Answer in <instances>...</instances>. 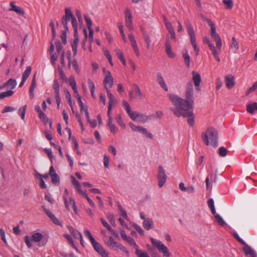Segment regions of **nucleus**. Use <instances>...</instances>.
Masks as SVG:
<instances>
[{"instance_id":"f257e3e1","label":"nucleus","mask_w":257,"mask_h":257,"mask_svg":"<svg viewBox=\"0 0 257 257\" xmlns=\"http://www.w3.org/2000/svg\"><path fill=\"white\" fill-rule=\"evenodd\" d=\"M193 94V85L191 83L187 84L186 90V99L180 98L179 96L169 94V98L174 107L170 110L177 117L182 116L184 117H190L193 114V103L192 100Z\"/></svg>"},{"instance_id":"f03ea898","label":"nucleus","mask_w":257,"mask_h":257,"mask_svg":"<svg viewBox=\"0 0 257 257\" xmlns=\"http://www.w3.org/2000/svg\"><path fill=\"white\" fill-rule=\"evenodd\" d=\"M202 140L206 145H211L214 147L217 146V132L213 127H209L202 135Z\"/></svg>"},{"instance_id":"7ed1b4c3","label":"nucleus","mask_w":257,"mask_h":257,"mask_svg":"<svg viewBox=\"0 0 257 257\" xmlns=\"http://www.w3.org/2000/svg\"><path fill=\"white\" fill-rule=\"evenodd\" d=\"M43 238V235L42 233L40 232H34L32 234L31 238L28 236H25L24 240L28 247L31 248L33 246L31 241L38 243L39 246L44 245L43 243L41 244Z\"/></svg>"},{"instance_id":"20e7f679","label":"nucleus","mask_w":257,"mask_h":257,"mask_svg":"<svg viewBox=\"0 0 257 257\" xmlns=\"http://www.w3.org/2000/svg\"><path fill=\"white\" fill-rule=\"evenodd\" d=\"M150 239L153 245L163 254V257H170V253L168 247L162 241L153 237H151Z\"/></svg>"},{"instance_id":"39448f33","label":"nucleus","mask_w":257,"mask_h":257,"mask_svg":"<svg viewBox=\"0 0 257 257\" xmlns=\"http://www.w3.org/2000/svg\"><path fill=\"white\" fill-rule=\"evenodd\" d=\"M208 23L210 27V34L211 38L216 42V46L217 49L220 51L222 46V42L220 36L216 33V28L213 22L208 20Z\"/></svg>"},{"instance_id":"423d86ee","label":"nucleus","mask_w":257,"mask_h":257,"mask_svg":"<svg viewBox=\"0 0 257 257\" xmlns=\"http://www.w3.org/2000/svg\"><path fill=\"white\" fill-rule=\"evenodd\" d=\"M103 71L105 75L103 84L106 91H107V90H110V88L113 85V78L110 71L106 70L105 68H103Z\"/></svg>"},{"instance_id":"0eeeda50","label":"nucleus","mask_w":257,"mask_h":257,"mask_svg":"<svg viewBox=\"0 0 257 257\" xmlns=\"http://www.w3.org/2000/svg\"><path fill=\"white\" fill-rule=\"evenodd\" d=\"M143 96V93L142 92L139 86L136 84H134L133 85L132 90L129 92L130 98L131 99L135 98L141 99Z\"/></svg>"},{"instance_id":"6e6552de","label":"nucleus","mask_w":257,"mask_h":257,"mask_svg":"<svg viewBox=\"0 0 257 257\" xmlns=\"http://www.w3.org/2000/svg\"><path fill=\"white\" fill-rule=\"evenodd\" d=\"M158 180V186L160 188L162 187L167 180V176L163 167L160 166L158 168V173L157 176Z\"/></svg>"},{"instance_id":"1a4fd4ad","label":"nucleus","mask_w":257,"mask_h":257,"mask_svg":"<svg viewBox=\"0 0 257 257\" xmlns=\"http://www.w3.org/2000/svg\"><path fill=\"white\" fill-rule=\"evenodd\" d=\"M91 244L94 250L102 257H109V253L105 250L103 247L99 242L95 240Z\"/></svg>"},{"instance_id":"9d476101","label":"nucleus","mask_w":257,"mask_h":257,"mask_svg":"<svg viewBox=\"0 0 257 257\" xmlns=\"http://www.w3.org/2000/svg\"><path fill=\"white\" fill-rule=\"evenodd\" d=\"M63 198L66 209L68 210H70V209L72 208L74 211L77 213V207L76 206L74 200L71 197H70L68 200H67L65 197H64Z\"/></svg>"},{"instance_id":"9b49d317","label":"nucleus","mask_w":257,"mask_h":257,"mask_svg":"<svg viewBox=\"0 0 257 257\" xmlns=\"http://www.w3.org/2000/svg\"><path fill=\"white\" fill-rule=\"evenodd\" d=\"M44 211L47 215L51 219V221L56 225L62 226V223L59 219L53 214L50 211L45 208L44 206L42 207Z\"/></svg>"},{"instance_id":"f8f14e48","label":"nucleus","mask_w":257,"mask_h":257,"mask_svg":"<svg viewBox=\"0 0 257 257\" xmlns=\"http://www.w3.org/2000/svg\"><path fill=\"white\" fill-rule=\"evenodd\" d=\"M79 41L78 34L76 33V34H74V39L71 42V46L74 57L77 54V46Z\"/></svg>"},{"instance_id":"ddd939ff","label":"nucleus","mask_w":257,"mask_h":257,"mask_svg":"<svg viewBox=\"0 0 257 257\" xmlns=\"http://www.w3.org/2000/svg\"><path fill=\"white\" fill-rule=\"evenodd\" d=\"M105 244L114 250H117L119 243L115 241L112 236H110L107 240H104Z\"/></svg>"},{"instance_id":"4468645a","label":"nucleus","mask_w":257,"mask_h":257,"mask_svg":"<svg viewBox=\"0 0 257 257\" xmlns=\"http://www.w3.org/2000/svg\"><path fill=\"white\" fill-rule=\"evenodd\" d=\"M17 84V81L15 79L11 78L9 79L6 83H4L3 85L1 86V88H3L7 87L8 89L12 90L16 87Z\"/></svg>"},{"instance_id":"2eb2a0df","label":"nucleus","mask_w":257,"mask_h":257,"mask_svg":"<svg viewBox=\"0 0 257 257\" xmlns=\"http://www.w3.org/2000/svg\"><path fill=\"white\" fill-rule=\"evenodd\" d=\"M15 2H11L10 3V6L11 8L9 9V11H14L20 15L23 16L25 14L24 10L22 8L15 5Z\"/></svg>"},{"instance_id":"dca6fc26","label":"nucleus","mask_w":257,"mask_h":257,"mask_svg":"<svg viewBox=\"0 0 257 257\" xmlns=\"http://www.w3.org/2000/svg\"><path fill=\"white\" fill-rule=\"evenodd\" d=\"M225 82L228 89H231L235 85L234 78L232 75H227L225 77Z\"/></svg>"},{"instance_id":"f3484780","label":"nucleus","mask_w":257,"mask_h":257,"mask_svg":"<svg viewBox=\"0 0 257 257\" xmlns=\"http://www.w3.org/2000/svg\"><path fill=\"white\" fill-rule=\"evenodd\" d=\"M165 51L167 55L170 58H174L175 56L174 54L172 52V48L171 46V42L169 38L167 37L166 44H165Z\"/></svg>"},{"instance_id":"a211bd4d","label":"nucleus","mask_w":257,"mask_h":257,"mask_svg":"<svg viewBox=\"0 0 257 257\" xmlns=\"http://www.w3.org/2000/svg\"><path fill=\"white\" fill-rule=\"evenodd\" d=\"M210 50H211L212 55H213L214 57L215 58V60L219 62L220 61V58L219 57V53H220L221 50L219 51L217 47H215L214 46L213 44H209V46H208Z\"/></svg>"},{"instance_id":"6ab92c4d","label":"nucleus","mask_w":257,"mask_h":257,"mask_svg":"<svg viewBox=\"0 0 257 257\" xmlns=\"http://www.w3.org/2000/svg\"><path fill=\"white\" fill-rule=\"evenodd\" d=\"M157 82L161 86V87L166 91H168V87L163 78L162 75L158 73L157 75Z\"/></svg>"},{"instance_id":"aec40b11","label":"nucleus","mask_w":257,"mask_h":257,"mask_svg":"<svg viewBox=\"0 0 257 257\" xmlns=\"http://www.w3.org/2000/svg\"><path fill=\"white\" fill-rule=\"evenodd\" d=\"M244 245L243 249L245 254L250 255L251 257H256V253L250 246L246 243Z\"/></svg>"},{"instance_id":"412c9836","label":"nucleus","mask_w":257,"mask_h":257,"mask_svg":"<svg viewBox=\"0 0 257 257\" xmlns=\"http://www.w3.org/2000/svg\"><path fill=\"white\" fill-rule=\"evenodd\" d=\"M107 97L109 99L108 102V106H111L112 107L113 105L116 104L117 103V100L115 97L112 95L111 93L110 90H107L106 91Z\"/></svg>"},{"instance_id":"4be33fe9","label":"nucleus","mask_w":257,"mask_h":257,"mask_svg":"<svg viewBox=\"0 0 257 257\" xmlns=\"http://www.w3.org/2000/svg\"><path fill=\"white\" fill-rule=\"evenodd\" d=\"M67 228L75 238L79 239L82 237V234L77 230L75 229L72 226L68 225Z\"/></svg>"},{"instance_id":"5701e85b","label":"nucleus","mask_w":257,"mask_h":257,"mask_svg":"<svg viewBox=\"0 0 257 257\" xmlns=\"http://www.w3.org/2000/svg\"><path fill=\"white\" fill-rule=\"evenodd\" d=\"M153 221L152 219L147 218L143 222V227L147 230H150L153 226Z\"/></svg>"},{"instance_id":"b1692460","label":"nucleus","mask_w":257,"mask_h":257,"mask_svg":"<svg viewBox=\"0 0 257 257\" xmlns=\"http://www.w3.org/2000/svg\"><path fill=\"white\" fill-rule=\"evenodd\" d=\"M192 79L194 81V85L196 86H199L201 81V77L200 74L198 73L193 71L192 72Z\"/></svg>"},{"instance_id":"393cba45","label":"nucleus","mask_w":257,"mask_h":257,"mask_svg":"<svg viewBox=\"0 0 257 257\" xmlns=\"http://www.w3.org/2000/svg\"><path fill=\"white\" fill-rule=\"evenodd\" d=\"M136 132H138L143 134L146 135V137L151 139L153 137V135L150 133L148 132L146 128L141 126H137V128Z\"/></svg>"},{"instance_id":"a878e982","label":"nucleus","mask_w":257,"mask_h":257,"mask_svg":"<svg viewBox=\"0 0 257 257\" xmlns=\"http://www.w3.org/2000/svg\"><path fill=\"white\" fill-rule=\"evenodd\" d=\"M246 110L250 114L253 113L255 110H257V102L248 104L246 105Z\"/></svg>"},{"instance_id":"bb28decb","label":"nucleus","mask_w":257,"mask_h":257,"mask_svg":"<svg viewBox=\"0 0 257 257\" xmlns=\"http://www.w3.org/2000/svg\"><path fill=\"white\" fill-rule=\"evenodd\" d=\"M165 26L167 27L168 30L169 31L171 36L172 39H175L176 37L175 33L171 23L169 22H166Z\"/></svg>"},{"instance_id":"cd10ccee","label":"nucleus","mask_w":257,"mask_h":257,"mask_svg":"<svg viewBox=\"0 0 257 257\" xmlns=\"http://www.w3.org/2000/svg\"><path fill=\"white\" fill-rule=\"evenodd\" d=\"M53 89L55 93V97L60 96L59 84L57 80L55 79L53 84Z\"/></svg>"},{"instance_id":"c85d7f7f","label":"nucleus","mask_w":257,"mask_h":257,"mask_svg":"<svg viewBox=\"0 0 257 257\" xmlns=\"http://www.w3.org/2000/svg\"><path fill=\"white\" fill-rule=\"evenodd\" d=\"M123 240L127 241L131 246L134 247L135 250H136L137 248H139L138 245L137 244L135 240L131 236H127L126 238Z\"/></svg>"},{"instance_id":"c756f323","label":"nucleus","mask_w":257,"mask_h":257,"mask_svg":"<svg viewBox=\"0 0 257 257\" xmlns=\"http://www.w3.org/2000/svg\"><path fill=\"white\" fill-rule=\"evenodd\" d=\"M69 83L74 93H77V88L76 83L73 77H70L69 79Z\"/></svg>"},{"instance_id":"7c9ffc66","label":"nucleus","mask_w":257,"mask_h":257,"mask_svg":"<svg viewBox=\"0 0 257 257\" xmlns=\"http://www.w3.org/2000/svg\"><path fill=\"white\" fill-rule=\"evenodd\" d=\"M186 29H187L188 33L189 35L190 36V38L196 37L193 27H192V25L189 22H188L186 24Z\"/></svg>"},{"instance_id":"2f4dec72","label":"nucleus","mask_w":257,"mask_h":257,"mask_svg":"<svg viewBox=\"0 0 257 257\" xmlns=\"http://www.w3.org/2000/svg\"><path fill=\"white\" fill-rule=\"evenodd\" d=\"M36 82H35L34 80L32 81L29 90L31 99H33L34 97V90L36 87Z\"/></svg>"},{"instance_id":"473e14b6","label":"nucleus","mask_w":257,"mask_h":257,"mask_svg":"<svg viewBox=\"0 0 257 257\" xmlns=\"http://www.w3.org/2000/svg\"><path fill=\"white\" fill-rule=\"evenodd\" d=\"M115 51H116V54L118 59L120 60V61L122 63V64L124 66H125L126 65V61H125V60L123 56V55L122 54V52L120 51V50H119L118 49H116Z\"/></svg>"},{"instance_id":"72a5a7b5","label":"nucleus","mask_w":257,"mask_h":257,"mask_svg":"<svg viewBox=\"0 0 257 257\" xmlns=\"http://www.w3.org/2000/svg\"><path fill=\"white\" fill-rule=\"evenodd\" d=\"M128 115L130 116V117L131 118V119H133V120H136L137 119L138 117H144L143 114H142L141 113H139L137 111H132L128 114Z\"/></svg>"},{"instance_id":"f704fd0d","label":"nucleus","mask_w":257,"mask_h":257,"mask_svg":"<svg viewBox=\"0 0 257 257\" xmlns=\"http://www.w3.org/2000/svg\"><path fill=\"white\" fill-rule=\"evenodd\" d=\"M26 109L27 106L24 105V106L20 107L18 111V114L21 116L23 120L25 119Z\"/></svg>"},{"instance_id":"c9c22d12","label":"nucleus","mask_w":257,"mask_h":257,"mask_svg":"<svg viewBox=\"0 0 257 257\" xmlns=\"http://www.w3.org/2000/svg\"><path fill=\"white\" fill-rule=\"evenodd\" d=\"M117 26H118L119 31L120 32V35H121V38H122L123 41L124 42H126V37H125V34L124 33L123 25H122V23H117Z\"/></svg>"},{"instance_id":"e433bc0d","label":"nucleus","mask_w":257,"mask_h":257,"mask_svg":"<svg viewBox=\"0 0 257 257\" xmlns=\"http://www.w3.org/2000/svg\"><path fill=\"white\" fill-rule=\"evenodd\" d=\"M32 70V68L31 66H28L26 68V69L24 71V72L23 73L22 75V78L24 80H26L28 77L29 76Z\"/></svg>"},{"instance_id":"4c0bfd02","label":"nucleus","mask_w":257,"mask_h":257,"mask_svg":"<svg viewBox=\"0 0 257 257\" xmlns=\"http://www.w3.org/2000/svg\"><path fill=\"white\" fill-rule=\"evenodd\" d=\"M14 91L13 90H9L6 92L0 93V99H4L5 97H10L13 95Z\"/></svg>"},{"instance_id":"58836bf2","label":"nucleus","mask_w":257,"mask_h":257,"mask_svg":"<svg viewBox=\"0 0 257 257\" xmlns=\"http://www.w3.org/2000/svg\"><path fill=\"white\" fill-rule=\"evenodd\" d=\"M71 181L72 183L74 186V187L77 192H78L81 189L80 184L74 177H71Z\"/></svg>"},{"instance_id":"ea45409f","label":"nucleus","mask_w":257,"mask_h":257,"mask_svg":"<svg viewBox=\"0 0 257 257\" xmlns=\"http://www.w3.org/2000/svg\"><path fill=\"white\" fill-rule=\"evenodd\" d=\"M196 37L190 38L191 43L195 50L196 52V55H198L199 49L197 47V44L196 43Z\"/></svg>"},{"instance_id":"a19ab883","label":"nucleus","mask_w":257,"mask_h":257,"mask_svg":"<svg viewBox=\"0 0 257 257\" xmlns=\"http://www.w3.org/2000/svg\"><path fill=\"white\" fill-rule=\"evenodd\" d=\"M135 252L138 257H150L146 251L140 250L139 248H137Z\"/></svg>"},{"instance_id":"79ce46f5","label":"nucleus","mask_w":257,"mask_h":257,"mask_svg":"<svg viewBox=\"0 0 257 257\" xmlns=\"http://www.w3.org/2000/svg\"><path fill=\"white\" fill-rule=\"evenodd\" d=\"M222 3L225 6L226 9H231L233 7L232 0H223Z\"/></svg>"},{"instance_id":"37998d69","label":"nucleus","mask_w":257,"mask_h":257,"mask_svg":"<svg viewBox=\"0 0 257 257\" xmlns=\"http://www.w3.org/2000/svg\"><path fill=\"white\" fill-rule=\"evenodd\" d=\"M115 119L117 123L121 127L124 128L125 127V125L123 123L122 117L120 114L116 115Z\"/></svg>"},{"instance_id":"c03bdc74","label":"nucleus","mask_w":257,"mask_h":257,"mask_svg":"<svg viewBox=\"0 0 257 257\" xmlns=\"http://www.w3.org/2000/svg\"><path fill=\"white\" fill-rule=\"evenodd\" d=\"M64 16L69 21L70 20L72 19L73 18H75L74 16L73 15L71 10L69 8L65 9V16Z\"/></svg>"},{"instance_id":"a18cd8bd","label":"nucleus","mask_w":257,"mask_h":257,"mask_svg":"<svg viewBox=\"0 0 257 257\" xmlns=\"http://www.w3.org/2000/svg\"><path fill=\"white\" fill-rule=\"evenodd\" d=\"M231 48L233 51L234 52H236V51L238 50V45L235 40L234 37L232 38V43L231 44Z\"/></svg>"},{"instance_id":"49530a36","label":"nucleus","mask_w":257,"mask_h":257,"mask_svg":"<svg viewBox=\"0 0 257 257\" xmlns=\"http://www.w3.org/2000/svg\"><path fill=\"white\" fill-rule=\"evenodd\" d=\"M216 221L221 226H223L225 225V222L223 219L222 218L221 216H220L219 214H216L214 216Z\"/></svg>"},{"instance_id":"de8ad7c7","label":"nucleus","mask_w":257,"mask_h":257,"mask_svg":"<svg viewBox=\"0 0 257 257\" xmlns=\"http://www.w3.org/2000/svg\"><path fill=\"white\" fill-rule=\"evenodd\" d=\"M112 121H108V125L109 126V130L110 132L112 133H116L118 128L115 126V125L112 123Z\"/></svg>"},{"instance_id":"09e8293b","label":"nucleus","mask_w":257,"mask_h":257,"mask_svg":"<svg viewBox=\"0 0 257 257\" xmlns=\"http://www.w3.org/2000/svg\"><path fill=\"white\" fill-rule=\"evenodd\" d=\"M84 234L86 237L90 240L91 243L94 241V238L92 236L91 232L88 230H85L84 231Z\"/></svg>"},{"instance_id":"8fccbe9b","label":"nucleus","mask_w":257,"mask_h":257,"mask_svg":"<svg viewBox=\"0 0 257 257\" xmlns=\"http://www.w3.org/2000/svg\"><path fill=\"white\" fill-rule=\"evenodd\" d=\"M135 53L138 56L140 55L139 49L138 48L137 41H134L131 43Z\"/></svg>"},{"instance_id":"3c124183","label":"nucleus","mask_w":257,"mask_h":257,"mask_svg":"<svg viewBox=\"0 0 257 257\" xmlns=\"http://www.w3.org/2000/svg\"><path fill=\"white\" fill-rule=\"evenodd\" d=\"M145 41L147 44V47L148 49L150 48L151 40L149 35L146 33L144 34Z\"/></svg>"},{"instance_id":"603ef678","label":"nucleus","mask_w":257,"mask_h":257,"mask_svg":"<svg viewBox=\"0 0 257 257\" xmlns=\"http://www.w3.org/2000/svg\"><path fill=\"white\" fill-rule=\"evenodd\" d=\"M122 105L128 114L132 111L131 108L128 103L125 100L122 101Z\"/></svg>"},{"instance_id":"864d4df0","label":"nucleus","mask_w":257,"mask_h":257,"mask_svg":"<svg viewBox=\"0 0 257 257\" xmlns=\"http://www.w3.org/2000/svg\"><path fill=\"white\" fill-rule=\"evenodd\" d=\"M183 58L185 64L187 67L190 66V57L187 52L183 54Z\"/></svg>"},{"instance_id":"5fc2aeb1","label":"nucleus","mask_w":257,"mask_h":257,"mask_svg":"<svg viewBox=\"0 0 257 257\" xmlns=\"http://www.w3.org/2000/svg\"><path fill=\"white\" fill-rule=\"evenodd\" d=\"M70 65L73 67L76 72H79V67L76 59L70 61Z\"/></svg>"},{"instance_id":"6e6d98bb","label":"nucleus","mask_w":257,"mask_h":257,"mask_svg":"<svg viewBox=\"0 0 257 257\" xmlns=\"http://www.w3.org/2000/svg\"><path fill=\"white\" fill-rule=\"evenodd\" d=\"M125 25L126 27L130 30L132 31L134 29L133 25V19L125 20Z\"/></svg>"},{"instance_id":"4d7b16f0","label":"nucleus","mask_w":257,"mask_h":257,"mask_svg":"<svg viewBox=\"0 0 257 257\" xmlns=\"http://www.w3.org/2000/svg\"><path fill=\"white\" fill-rule=\"evenodd\" d=\"M84 19L87 25L88 29H92L91 26L92 25L90 18L87 15L84 16Z\"/></svg>"},{"instance_id":"13d9d810","label":"nucleus","mask_w":257,"mask_h":257,"mask_svg":"<svg viewBox=\"0 0 257 257\" xmlns=\"http://www.w3.org/2000/svg\"><path fill=\"white\" fill-rule=\"evenodd\" d=\"M125 20L133 19V17L131 13V11L126 8L124 11Z\"/></svg>"},{"instance_id":"bf43d9fd","label":"nucleus","mask_w":257,"mask_h":257,"mask_svg":"<svg viewBox=\"0 0 257 257\" xmlns=\"http://www.w3.org/2000/svg\"><path fill=\"white\" fill-rule=\"evenodd\" d=\"M71 23H72V27L74 30V34H76V33L77 34H78L77 22V20L75 18H73V19H71Z\"/></svg>"},{"instance_id":"052dcab7","label":"nucleus","mask_w":257,"mask_h":257,"mask_svg":"<svg viewBox=\"0 0 257 257\" xmlns=\"http://www.w3.org/2000/svg\"><path fill=\"white\" fill-rule=\"evenodd\" d=\"M256 89H257V81L254 83L252 86L248 89L246 93V95L254 91Z\"/></svg>"},{"instance_id":"680f3d73","label":"nucleus","mask_w":257,"mask_h":257,"mask_svg":"<svg viewBox=\"0 0 257 257\" xmlns=\"http://www.w3.org/2000/svg\"><path fill=\"white\" fill-rule=\"evenodd\" d=\"M133 227L141 235H144V231L140 226H139L136 223H134Z\"/></svg>"},{"instance_id":"e2e57ef3","label":"nucleus","mask_w":257,"mask_h":257,"mask_svg":"<svg viewBox=\"0 0 257 257\" xmlns=\"http://www.w3.org/2000/svg\"><path fill=\"white\" fill-rule=\"evenodd\" d=\"M219 155L221 157H225L227 155V150L226 149L223 147H221L219 149Z\"/></svg>"},{"instance_id":"0e129e2a","label":"nucleus","mask_w":257,"mask_h":257,"mask_svg":"<svg viewBox=\"0 0 257 257\" xmlns=\"http://www.w3.org/2000/svg\"><path fill=\"white\" fill-rule=\"evenodd\" d=\"M233 237L236 239L237 240V241L238 242H239L242 245H245V242H244V240H243L239 236V235H238V234L236 232H233Z\"/></svg>"},{"instance_id":"69168bd1","label":"nucleus","mask_w":257,"mask_h":257,"mask_svg":"<svg viewBox=\"0 0 257 257\" xmlns=\"http://www.w3.org/2000/svg\"><path fill=\"white\" fill-rule=\"evenodd\" d=\"M52 177V182L56 184L59 181V177L57 174H54L53 175L51 176Z\"/></svg>"},{"instance_id":"338daca9","label":"nucleus","mask_w":257,"mask_h":257,"mask_svg":"<svg viewBox=\"0 0 257 257\" xmlns=\"http://www.w3.org/2000/svg\"><path fill=\"white\" fill-rule=\"evenodd\" d=\"M16 108L10 106H6L4 109L3 110L2 112L5 113V112H12L15 110H16Z\"/></svg>"},{"instance_id":"774afa93","label":"nucleus","mask_w":257,"mask_h":257,"mask_svg":"<svg viewBox=\"0 0 257 257\" xmlns=\"http://www.w3.org/2000/svg\"><path fill=\"white\" fill-rule=\"evenodd\" d=\"M55 45H56V50L58 53L63 51H62L63 46L60 41L57 42L55 43Z\"/></svg>"}]
</instances>
